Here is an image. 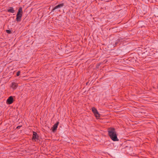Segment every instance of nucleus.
Listing matches in <instances>:
<instances>
[{"instance_id": "obj_1", "label": "nucleus", "mask_w": 158, "mask_h": 158, "mask_svg": "<svg viewBox=\"0 0 158 158\" xmlns=\"http://www.w3.org/2000/svg\"><path fill=\"white\" fill-rule=\"evenodd\" d=\"M108 134L110 139L113 141H118L117 138L116 132L114 128H109L108 130Z\"/></svg>"}, {"instance_id": "obj_2", "label": "nucleus", "mask_w": 158, "mask_h": 158, "mask_svg": "<svg viewBox=\"0 0 158 158\" xmlns=\"http://www.w3.org/2000/svg\"><path fill=\"white\" fill-rule=\"evenodd\" d=\"M23 15L22 9L21 7L19 8L18 11L16 15V20L17 22H19L21 21V18Z\"/></svg>"}, {"instance_id": "obj_3", "label": "nucleus", "mask_w": 158, "mask_h": 158, "mask_svg": "<svg viewBox=\"0 0 158 158\" xmlns=\"http://www.w3.org/2000/svg\"><path fill=\"white\" fill-rule=\"evenodd\" d=\"M142 49V48L139 47V56H140L139 58L141 57L143 58H145L146 57L145 52H143Z\"/></svg>"}, {"instance_id": "obj_4", "label": "nucleus", "mask_w": 158, "mask_h": 158, "mask_svg": "<svg viewBox=\"0 0 158 158\" xmlns=\"http://www.w3.org/2000/svg\"><path fill=\"white\" fill-rule=\"evenodd\" d=\"M92 111L97 118H99L100 114H99L97 109L94 107L92 108Z\"/></svg>"}, {"instance_id": "obj_5", "label": "nucleus", "mask_w": 158, "mask_h": 158, "mask_svg": "<svg viewBox=\"0 0 158 158\" xmlns=\"http://www.w3.org/2000/svg\"><path fill=\"white\" fill-rule=\"evenodd\" d=\"M64 6V3H61L54 7L52 10V12L56 9H59L63 7Z\"/></svg>"}, {"instance_id": "obj_6", "label": "nucleus", "mask_w": 158, "mask_h": 158, "mask_svg": "<svg viewBox=\"0 0 158 158\" xmlns=\"http://www.w3.org/2000/svg\"><path fill=\"white\" fill-rule=\"evenodd\" d=\"M14 101L13 97L10 96L6 100V103L7 104L10 105L13 103Z\"/></svg>"}, {"instance_id": "obj_7", "label": "nucleus", "mask_w": 158, "mask_h": 158, "mask_svg": "<svg viewBox=\"0 0 158 158\" xmlns=\"http://www.w3.org/2000/svg\"><path fill=\"white\" fill-rule=\"evenodd\" d=\"M39 139V136L37 134L35 131L33 132V136L32 140H35V141H36V140H38Z\"/></svg>"}, {"instance_id": "obj_8", "label": "nucleus", "mask_w": 158, "mask_h": 158, "mask_svg": "<svg viewBox=\"0 0 158 158\" xmlns=\"http://www.w3.org/2000/svg\"><path fill=\"white\" fill-rule=\"evenodd\" d=\"M59 123V122L58 121L53 126V127L52 128V131L53 132H55L56 130Z\"/></svg>"}, {"instance_id": "obj_9", "label": "nucleus", "mask_w": 158, "mask_h": 158, "mask_svg": "<svg viewBox=\"0 0 158 158\" xmlns=\"http://www.w3.org/2000/svg\"><path fill=\"white\" fill-rule=\"evenodd\" d=\"M18 86V84L15 82H12L10 85V87L12 88L14 90L16 89Z\"/></svg>"}, {"instance_id": "obj_10", "label": "nucleus", "mask_w": 158, "mask_h": 158, "mask_svg": "<svg viewBox=\"0 0 158 158\" xmlns=\"http://www.w3.org/2000/svg\"><path fill=\"white\" fill-rule=\"evenodd\" d=\"M7 12L13 13L15 12V10L13 7H10L9 9L7 10Z\"/></svg>"}, {"instance_id": "obj_11", "label": "nucleus", "mask_w": 158, "mask_h": 158, "mask_svg": "<svg viewBox=\"0 0 158 158\" xmlns=\"http://www.w3.org/2000/svg\"><path fill=\"white\" fill-rule=\"evenodd\" d=\"M139 24H140V25H139V27H142L143 26V24L144 23L143 21H139Z\"/></svg>"}, {"instance_id": "obj_12", "label": "nucleus", "mask_w": 158, "mask_h": 158, "mask_svg": "<svg viewBox=\"0 0 158 158\" xmlns=\"http://www.w3.org/2000/svg\"><path fill=\"white\" fill-rule=\"evenodd\" d=\"M120 40H116V42H115V44L114 45V47H115L117 46V45L118 44Z\"/></svg>"}, {"instance_id": "obj_13", "label": "nucleus", "mask_w": 158, "mask_h": 158, "mask_svg": "<svg viewBox=\"0 0 158 158\" xmlns=\"http://www.w3.org/2000/svg\"><path fill=\"white\" fill-rule=\"evenodd\" d=\"M6 32L8 34H10L11 33V31L10 30H6Z\"/></svg>"}, {"instance_id": "obj_14", "label": "nucleus", "mask_w": 158, "mask_h": 158, "mask_svg": "<svg viewBox=\"0 0 158 158\" xmlns=\"http://www.w3.org/2000/svg\"><path fill=\"white\" fill-rule=\"evenodd\" d=\"M20 71H18L17 73H16V76H19L20 74Z\"/></svg>"}, {"instance_id": "obj_15", "label": "nucleus", "mask_w": 158, "mask_h": 158, "mask_svg": "<svg viewBox=\"0 0 158 158\" xmlns=\"http://www.w3.org/2000/svg\"><path fill=\"white\" fill-rule=\"evenodd\" d=\"M101 64L100 63V64H97V65H96V67L97 68H98L99 67V66H100V65Z\"/></svg>"}, {"instance_id": "obj_16", "label": "nucleus", "mask_w": 158, "mask_h": 158, "mask_svg": "<svg viewBox=\"0 0 158 158\" xmlns=\"http://www.w3.org/2000/svg\"><path fill=\"white\" fill-rule=\"evenodd\" d=\"M22 127V126H18L17 127H16V129H19L20 127Z\"/></svg>"}, {"instance_id": "obj_17", "label": "nucleus", "mask_w": 158, "mask_h": 158, "mask_svg": "<svg viewBox=\"0 0 158 158\" xmlns=\"http://www.w3.org/2000/svg\"><path fill=\"white\" fill-rule=\"evenodd\" d=\"M142 152H140L139 151V156H140V154H141V153H142Z\"/></svg>"}, {"instance_id": "obj_18", "label": "nucleus", "mask_w": 158, "mask_h": 158, "mask_svg": "<svg viewBox=\"0 0 158 158\" xmlns=\"http://www.w3.org/2000/svg\"><path fill=\"white\" fill-rule=\"evenodd\" d=\"M142 112H140H140H139V113H141L142 114Z\"/></svg>"}]
</instances>
